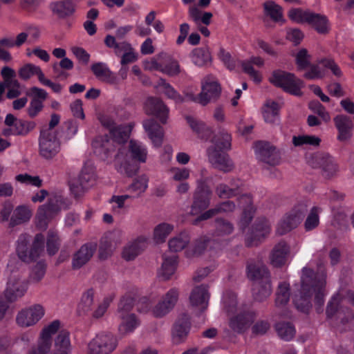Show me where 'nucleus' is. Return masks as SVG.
<instances>
[{
    "label": "nucleus",
    "mask_w": 354,
    "mask_h": 354,
    "mask_svg": "<svg viewBox=\"0 0 354 354\" xmlns=\"http://www.w3.org/2000/svg\"><path fill=\"white\" fill-rule=\"evenodd\" d=\"M101 124L109 129L110 138L107 136H99L92 142L94 153L106 160L111 151L118 149L114 166L120 174L128 176L134 175L138 169L136 162L144 163L147 161L148 151L142 142L131 140L129 144V153L124 144L129 139L134 124L130 122L124 125H115L113 120L109 115H102L100 118Z\"/></svg>",
    "instance_id": "1"
},
{
    "label": "nucleus",
    "mask_w": 354,
    "mask_h": 354,
    "mask_svg": "<svg viewBox=\"0 0 354 354\" xmlns=\"http://www.w3.org/2000/svg\"><path fill=\"white\" fill-rule=\"evenodd\" d=\"M301 287L299 296L296 295L293 301L296 308L302 312H308L311 307L310 299L315 294V303L317 305V311L324 302L326 275L317 276L313 271L304 268L301 277Z\"/></svg>",
    "instance_id": "2"
},
{
    "label": "nucleus",
    "mask_w": 354,
    "mask_h": 354,
    "mask_svg": "<svg viewBox=\"0 0 354 354\" xmlns=\"http://www.w3.org/2000/svg\"><path fill=\"white\" fill-rule=\"evenodd\" d=\"M223 306L230 317V326L238 333L248 329L254 322L256 315L250 310H243L237 307L236 297L232 292H226L223 297Z\"/></svg>",
    "instance_id": "3"
},
{
    "label": "nucleus",
    "mask_w": 354,
    "mask_h": 354,
    "mask_svg": "<svg viewBox=\"0 0 354 354\" xmlns=\"http://www.w3.org/2000/svg\"><path fill=\"white\" fill-rule=\"evenodd\" d=\"M231 136L227 132H222L217 135L212 141V145L207 149V156L209 162L214 167L224 172L232 170L234 165L225 150L231 147Z\"/></svg>",
    "instance_id": "4"
},
{
    "label": "nucleus",
    "mask_w": 354,
    "mask_h": 354,
    "mask_svg": "<svg viewBox=\"0 0 354 354\" xmlns=\"http://www.w3.org/2000/svg\"><path fill=\"white\" fill-rule=\"evenodd\" d=\"M291 20L299 24H308L319 34H328L330 30V24L328 17L310 10L292 8L288 12Z\"/></svg>",
    "instance_id": "5"
},
{
    "label": "nucleus",
    "mask_w": 354,
    "mask_h": 354,
    "mask_svg": "<svg viewBox=\"0 0 354 354\" xmlns=\"http://www.w3.org/2000/svg\"><path fill=\"white\" fill-rule=\"evenodd\" d=\"M178 299L177 289L169 290L162 299L153 307L149 299L144 297L137 303V309L139 312L146 313L151 312L156 317H162L166 315L174 307Z\"/></svg>",
    "instance_id": "6"
},
{
    "label": "nucleus",
    "mask_w": 354,
    "mask_h": 354,
    "mask_svg": "<svg viewBox=\"0 0 354 354\" xmlns=\"http://www.w3.org/2000/svg\"><path fill=\"white\" fill-rule=\"evenodd\" d=\"M348 303L354 306V292L350 290H339L332 297L327 306V317L330 318L337 314V317L343 321L344 319L346 322L352 319L354 317L353 313L346 307V305Z\"/></svg>",
    "instance_id": "7"
},
{
    "label": "nucleus",
    "mask_w": 354,
    "mask_h": 354,
    "mask_svg": "<svg viewBox=\"0 0 354 354\" xmlns=\"http://www.w3.org/2000/svg\"><path fill=\"white\" fill-rule=\"evenodd\" d=\"M7 272L9 273L7 286L4 296L8 301H15L22 297L27 291L28 283L23 278L18 266L14 267L12 261L8 264Z\"/></svg>",
    "instance_id": "8"
},
{
    "label": "nucleus",
    "mask_w": 354,
    "mask_h": 354,
    "mask_svg": "<svg viewBox=\"0 0 354 354\" xmlns=\"http://www.w3.org/2000/svg\"><path fill=\"white\" fill-rule=\"evenodd\" d=\"M248 277L252 280H261L257 283L254 289L255 299L263 301L268 297L271 292V284L270 275L267 268L261 263L257 264H249L248 266Z\"/></svg>",
    "instance_id": "9"
},
{
    "label": "nucleus",
    "mask_w": 354,
    "mask_h": 354,
    "mask_svg": "<svg viewBox=\"0 0 354 354\" xmlns=\"http://www.w3.org/2000/svg\"><path fill=\"white\" fill-rule=\"evenodd\" d=\"M29 236L21 234L17 241V252L19 258L24 262H32L44 253V238L41 234L35 236L32 245L28 248Z\"/></svg>",
    "instance_id": "10"
},
{
    "label": "nucleus",
    "mask_w": 354,
    "mask_h": 354,
    "mask_svg": "<svg viewBox=\"0 0 354 354\" xmlns=\"http://www.w3.org/2000/svg\"><path fill=\"white\" fill-rule=\"evenodd\" d=\"M269 81L275 86L282 88L290 94L297 96L302 95L301 88L304 86V82L292 73L277 70L272 72Z\"/></svg>",
    "instance_id": "11"
},
{
    "label": "nucleus",
    "mask_w": 354,
    "mask_h": 354,
    "mask_svg": "<svg viewBox=\"0 0 354 354\" xmlns=\"http://www.w3.org/2000/svg\"><path fill=\"white\" fill-rule=\"evenodd\" d=\"M68 205L62 196L50 198L47 205L39 207L36 215V225L39 229H45L49 221L60 210L66 209Z\"/></svg>",
    "instance_id": "12"
},
{
    "label": "nucleus",
    "mask_w": 354,
    "mask_h": 354,
    "mask_svg": "<svg viewBox=\"0 0 354 354\" xmlns=\"http://www.w3.org/2000/svg\"><path fill=\"white\" fill-rule=\"evenodd\" d=\"M133 305V299L129 297H124L119 304V316L121 322L118 330L122 335L132 333L140 324L136 315L129 313Z\"/></svg>",
    "instance_id": "13"
},
{
    "label": "nucleus",
    "mask_w": 354,
    "mask_h": 354,
    "mask_svg": "<svg viewBox=\"0 0 354 354\" xmlns=\"http://www.w3.org/2000/svg\"><path fill=\"white\" fill-rule=\"evenodd\" d=\"M307 211V205L301 203L295 205L278 223L276 232L283 235L295 228L302 221Z\"/></svg>",
    "instance_id": "14"
},
{
    "label": "nucleus",
    "mask_w": 354,
    "mask_h": 354,
    "mask_svg": "<svg viewBox=\"0 0 354 354\" xmlns=\"http://www.w3.org/2000/svg\"><path fill=\"white\" fill-rule=\"evenodd\" d=\"M328 70H330L337 77L342 75L339 67L333 59L323 58L309 65L307 71L304 73V77L308 80L322 79L326 75Z\"/></svg>",
    "instance_id": "15"
},
{
    "label": "nucleus",
    "mask_w": 354,
    "mask_h": 354,
    "mask_svg": "<svg viewBox=\"0 0 354 354\" xmlns=\"http://www.w3.org/2000/svg\"><path fill=\"white\" fill-rule=\"evenodd\" d=\"M117 344V338L113 334L99 333L88 343V354H110L115 349Z\"/></svg>",
    "instance_id": "16"
},
{
    "label": "nucleus",
    "mask_w": 354,
    "mask_h": 354,
    "mask_svg": "<svg viewBox=\"0 0 354 354\" xmlns=\"http://www.w3.org/2000/svg\"><path fill=\"white\" fill-rule=\"evenodd\" d=\"M60 150V142L55 130L44 129L41 131L39 153L46 159L55 157Z\"/></svg>",
    "instance_id": "17"
},
{
    "label": "nucleus",
    "mask_w": 354,
    "mask_h": 354,
    "mask_svg": "<svg viewBox=\"0 0 354 354\" xmlns=\"http://www.w3.org/2000/svg\"><path fill=\"white\" fill-rule=\"evenodd\" d=\"M60 322L55 320L41 330L36 346L32 347L28 354H47L52 346V337L59 330Z\"/></svg>",
    "instance_id": "18"
},
{
    "label": "nucleus",
    "mask_w": 354,
    "mask_h": 354,
    "mask_svg": "<svg viewBox=\"0 0 354 354\" xmlns=\"http://www.w3.org/2000/svg\"><path fill=\"white\" fill-rule=\"evenodd\" d=\"M221 86L216 77L207 75L202 81V91L196 97H187L202 105H206L212 100L217 97L221 93Z\"/></svg>",
    "instance_id": "19"
},
{
    "label": "nucleus",
    "mask_w": 354,
    "mask_h": 354,
    "mask_svg": "<svg viewBox=\"0 0 354 354\" xmlns=\"http://www.w3.org/2000/svg\"><path fill=\"white\" fill-rule=\"evenodd\" d=\"M45 315V309L40 304H35L19 311L16 322L22 328H28L37 324Z\"/></svg>",
    "instance_id": "20"
},
{
    "label": "nucleus",
    "mask_w": 354,
    "mask_h": 354,
    "mask_svg": "<svg viewBox=\"0 0 354 354\" xmlns=\"http://www.w3.org/2000/svg\"><path fill=\"white\" fill-rule=\"evenodd\" d=\"M95 181L93 170L91 167H84L79 176L72 179L70 183V189L75 198L83 196Z\"/></svg>",
    "instance_id": "21"
},
{
    "label": "nucleus",
    "mask_w": 354,
    "mask_h": 354,
    "mask_svg": "<svg viewBox=\"0 0 354 354\" xmlns=\"http://www.w3.org/2000/svg\"><path fill=\"white\" fill-rule=\"evenodd\" d=\"M124 234L121 230H114L107 232L101 239L99 249V257L106 259L122 243Z\"/></svg>",
    "instance_id": "22"
},
{
    "label": "nucleus",
    "mask_w": 354,
    "mask_h": 354,
    "mask_svg": "<svg viewBox=\"0 0 354 354\" xmlns=\"http://www.w3.org/2000/svg\"><path fill=\"white\" fill-rule=\"evenodd\" d=\"M145 68L149 70H156L169 76L176 75L180 73L178 62L169 57L164 59L161 56L153 57L145 64Z\"/></svg>",
    "instance_id": "23"
},
{
    "label": "nucleus",
    "mask_w": 354,
    "mask_h": 354,
    "mask_svg": "<svg viewBox=\"0 0 354 354\" xmlns=\"http://www.w3.org/2000/svg\"><path fill=\"white\" fill-rule=\"evenodd\" d=\"M255 153L258 158L270 165H275L279 162L280 156L276 148L265 142H257L254 146Z\"/></svg>",
    "instance_id": "24"
},
{
    "label": "nucleus",
    "mask_w": 354,
    "mask_h": 354,
    "mask_svg": "<svg viewBox=\"0 0 354 354\" xmlns=\"http://www.w3.org/2000/svg\"><path fill=\"white\" fill-rule=\"evenodd\" d=\"M211 194V190L208 187L198 185L192 206L191 214L197 215L205 209L209 205Z\"/></svg>",
    "instance_id": "25"
},
{
    "label": "nucleus",
    "mask_w": 354,
    "mask_h": 354,
    "mask_svg": "<svg viewBox=\"0 0 354 354\" xmlns=\"http://www.w3.org/2000/svg\"><path fill=\"white\" fill-rule=\"evenodd\" d=\"M145 110L147 114L155 115L162 123L167 122L169 110L160 99L149 97L145 104Z\"/></svg>",
    "instance_id": "26"
},
{
    "label": "nucleus",
    "mask_w": 354,
    "mask_h": 354,
    "mask_svg": "<svg viewBox=\"0 0 354 354\" xmlns=\"http://www.w3.org/2000/svg\"><path fill=\"white\" fill-rule=\"evenodd\" d=\"M210 295L206 286H197L193 288L189 296L192 306L203 311L207 308Z\"/></svg>",
    "instance_id": "27"
},
{
    "label": "nucleus",
    "mask_w": 354,
    "mask_h": 354,
    "mask_svg": "<svg viewBox=\"0 0 354 354\" xmlns=\"http://www.w3.org/2000/svg\"><path fill=\"white\" fill-rule=\"evenodd\" d=\"M147 239L145 236H139L124 246L122 257L127 261L133 260L147 248Z\"/></svg>",
    "instance_id": "28"
},
{
    "label": "nucleus",
    "mask_w": 354,
    "mask_h": 354,
    "mask_svg": "<svg viewBox=\"0 0 354 354\" xmlns=\"http://www.w3.org/2000/svg\"><path fill=\"white\" fill-rule=\"evenodd\" d=\"M334 122L338 131L337 139L339 141H346L350 139L353 127L351 119L344 115H338L334 118Z\"/></svg>",
    "instance_id": "29"
},
{
    "label": "nucleus",
    "mask_w": 354,
    "mask_h": 354,
    "mask_svg": "<svg viewBox=\"0 0 354 354\" xmlns=\"http://www.w3.org/2000/svg\"><path fill=\"white\" fill-rule=\"evenodd\" d=\"M290 247L285 241H280L273 248L270 256V263L274 267L284 265L288 259Z\"/></svg>",
    "instance_id": "30"
},
{
    "label": "nucleus",
    "mask_w": 354,
    "mask_h": 354,
    "mask_svg": "<svg viewBox=\"0 0 354 354\" xmlns=\"http://www.w3.org/2000/svg\"><path fill=\"white\" fill-rule=\"evenodd\" d=\"M270 232V225L266 218H262L255 223L254 229L252 230L251 236L247 238L246 243L248 246L257 245Z\"/></svg>",
    "instance_id": "31"
},
{
    "label": "nucleus",
    "mask_w": 354,
    "mask_h": 354,
    "mask_svg": "<svg viewBox=\"0 0 354 354\" xmlns=\"http://www.w3.org/2000/svg\"><path fill=\"white\" fill-rule=\"evenodd\" d=\"M253 64L261 67L263 66L264 60L261 57H252L250 60L243 62L241 66L243 71L247 73L254 82L259 84L262 80V76L260 72L254 68Z\"/></svg>",
    "instance_id": "32"
},
{
    "label": "nucleus",
    "mask_w": 354,
    "mask_h": 354,
    "mask_svg": "<svg viewBox=\"0 0 354 354\" xmlns=\"http://www.w3.org/2000/svg\"><path fill=\"white\" fill-rule=\"evenodd\" d=\"M95 249V245L92 244L82 245L74 255L73 267L77 269L86 264L93 255Z\"/></svg>",
    "instance_id": "33"
},
{
    "label": "nucleus",
    "mask_w": 354,
    "mask_h": 354,
    "mask_svg": "<svg viewBox=\"0 0 354 354\" xmlns=\"http://www.w3.org/2000/svg\"><path fill=\"white\" fill-rule=\"evenodd\" d=\"M190 328V322L189 317L183 315L176 322L172 330L173 341L175 343H179L185 338Z\"/></svg>",
    "instance_id": "34"
},
{
    "label": "nucleus",
    "mask_w": 354,
    "mask_h": 354,
    "mask_svg": "<svg viewBox=\"0 0 354 354\" xmlns=\"http://www.w3.org/2000/svg\"><path fill=\"white\" fill-rule=\"evenodd\" d=\"M143 127L147 132L154 147H160L162 145L163 140L162 128L153 120L145 121Z\"/></svg>",
    "instance_id": "35"
},
{
    "label": "nucleus",
    "mask_w": 354,
    "mask_h": 354,
    "mask_svg": "<svg viewBox=\"0 0 354 354\" xmlns=\"http://www.w3.org/2000/svg\"><path fill=\"white\" fill-rule=\"evenodd\" d=\"M239 206L243 209V214L241 218V225H248L252 218L254 212L252 206V198L248 194H243L239 198Z\"/></svg>",
    "instance_id": "36"
},
{
    "label": "nucleus",
    "mask_w": 354,
    "mask_h": 354,
    "mask_svg": "<svg viewBox=\"0 0 354 354\" xmlns=\"http://www.w3.org/2000/svg\"><path fill=\"white\" fill-rule=\"evenodd\" d=\"M178 257L176 254L163 257V262L159 271V274L164 279H168L174 274L177 268Z\"/></svg>",
    "instance_id": "37"
},
{
    "label": "nucleus",
    "mask_w": 354,
    "mask_h": 354,
    "mask_svg": "<svg viewBox=\"0 0 354 354\" xmlns=\"http://www.w3.org/2000/svg\"><path fill=\"white\" fill-rule=\"evenodd\" d=\"M235 208V205L230 201H226L222 203L216 207L209 209L205 212L201 214L194 221V224H197L199 221L207 220L208 218H212L216 214L221 212L227 213L233 211Z\"/></svg>",
    "instance_id": "38"
},
{
    "label": "nucleus",
    "mask_w": 354,
    "mask_h": 354,
    "mask_svg": "<svg viewBox=\"0 0 354 354\" xmlns=\"http://www.w3.org/2000/svg\"><path fill=\"white\" fill-rule=\"evenodd\" d=\"M32 216V210L27 205H19L13 212L11 216L12 225L22 224L28 222Z\"/></svg>",
    "instance_id": "39"
},
{
    "label": "nucleus",
    "mask_w": 354,
    "mask_h": 354,
    "mask_svg": "<svg viewBox=\"0 0 354 354\" xmlns=\"http://www.w3.org/2000/svg\"><path fill=\"white\" fill-rule=\"evenodd\" d=\"M71 351V342L69 333L66 330H61L55 339V352L53 354H69Z\"/></svg>",
    "instance_id": "40"
},
{
    "label": "nucleus",
    "mask_w": 354,
    "mask_h": 354,
    "mask_svg": "<svg viewBox=\"0 0 354 354\" xmlns=\"http://www.w3.org/2000/svg\"><path fill=\"white\" fill-rule=\"evenodd\" d=\"M19 76L24 80H28L32 77L37 75L39 81L41 82L45 76L41 68L33 64H26L19 70Z\"/></svg>",
    "instance_id": "41"
},
{
    "label": "nucleus",
    "mask_w": 354,
    "mask_h": 354,
    "mask_svg": "<svg viewBox=\"0 0 354 354\" xmlns=\"http://www.w3.org/2000/svg\"><path fill=\"white\" fill-rule=\"evenodd\" d=\"M315 159L326 177H330L337 171V165L330 156L319 155L315 156Z\"/></svg>",
    "instance_id": "42"
},
{
    "label": "nucleus",
    "mask_w": 354,
    "mask_h": 354,
    "mask_svg": "<svg viewBox=\"0 0 354 354\" xmlns=\"http://www.w3.org/2000/svg\"><path fill=\"white\" fill-rule=\"evenodd\" d=\"M192 62L198 66H203L212 61L210 52L207 48H196L191 53Z\"/></svg>",
    "instance_id": "43"
},
{
    "label": "nucleus",
    "mask_w": 354,
    "mask_h": 354,
    "mask_svg": "<svg viewBox=\"0 0 354 354\" xmlns=\"http://www.w3.org/2000/svg\"><path fill=\"white\" fill-rule=\"evenodd\" d=\"M279 106L273 101H267L262 108V114L267 123H274L278 120Z\"/></svg>",
    "instance_id": "44"
},
{
    "label": "nucleus",
    "mask_w": 354,
    "mask_h": 354,
    "mask_svg": "<svg viewBox=\"0 0 354 354\" xmlns=\"http://www.w3.org/2000/svg\"><path fill=\"white\" fill-rule=\"evenodd\" d=\"M192 129L202 139H207L211 134V130L205 126V124L200 121L196 120L191 116L186 118Z\"/></svg>",
    "instance_id": "45"
},
{
    "label": "nucleus",
    "mask_w": 354,
    "mask_h": 354,
    "mask_svg": "<svg viewBox=\"0 0 354 354\" xmlns=\"http://www.w3.org/2000/svg\"><path fill=\"white\" fill-rule=\"evenodd\" d=\"M91 71L98 79L102 81L110 82L113 80V73L104 63L93 64L91 66Z\"/></svg>",
    "instance_id": "46"
},
{
    "label": "nucleus",
    "mask_w": 354,
    "mask_h": 354,
    "mask_svg": "<svg viewBox=\"0 0 354 354\" xmlns=\"http://www.w3.org/2000/svg\"><path fill=\"white\" fill-rule=\"evenodd\" d=\"M174 230V226L168 223H160L153 230V241L156 243H164L169 234Z\"/></svg>",
    "instance_id": "47"
},
{
    "label": "nucleus",
    "mask_w": 354,
    "mask_h": 354,
    "mask_svg": "<svg viewBox=\"0 0 354 354\" xmlns=\"http://www.w3.org/2000/svg\"><path fill=\"white\" fill-rule=\"evenodd\" d=\"M52 11L59 17L70 15L75 11L74 6L70 2L56 1L50 5Z\"/></svg>",
    "instance_id": "48"
},
{
    "label": "nucleus",
    "mask_w": 354,
    "mask_h": 354,
    "mask_svg": "<svg viewBox=\"0 0 354 354\" xmlns=\"http://www.w3.org/2000/svg\"><path fill=\"white\" fill-rule=\"evenodd\" d=\"M189 242V235L186 232H183L171 239L168 244L171 251L177 252L184 249Z\"/></svg>",
    "instance_id": "49"
},
{
    "label": "nucleus",
    "mask_w": 354,
    "mask_h": 354,
    "mask_svg": "<svg viewBox=\"0 0 354 354\" xmlns=\"http://www.w3.org/2000/svg\"><path fill=\"white\" fill-rule=\"evenodd\" d=\"M265 14L274 21L283 20L282 8L273 1H268L264 3Z\"/></svg>",
    "instance_id": "50"
},
{
    "label": "nucleus",
    "mask_w": 354,
    "mask_h": 354,
    "mask_svg": "<svg viewBox=\"0 0 354 354\" xmlns=\"http://www.w3.org/2000/svg\"><path fill=\"white\" fill-rule=\"evenodd\" d=\"M121 46V53H123V55L120 63L122 66L133 63L138 59V55L129 43L123 44Z\"/></svg>",
    "instance_id": "51"
},
{
    "label": "nucleus",
    "mask_w": 354,
    "mask_h": 354,
    "mask_svg": "<svg viewBox=\"0 0 354 354\" xmlns=\"http://www.w3.org/2000/svg\"><path fill=\"white\" fill-rule=\"evenodd\" d=\"M289 299V284L285 282L280 283L276 295V306L278 307L285 306L288 302Z\"/></svg>",
    "instance_id": "52"
},
{
    "label": "nucleus",
    "mask_w": 354,
    "mask_h": 354,
    "mask_svg": "<svg viewBox=\"0 0 354 354\" xmlns=\"http://www.w3.org/2000/svg\"><path fill=\"white\" fill-rule=\"evenodd\" d=\"M147 187L148 178L145 176H142L134 180V182L129 186V189L131 193L134 194L132 196L133 198L135 196H140L146 191Z\"/></svg>",
    "instance_id": "53"
},
{
    "label": "nucleus",
    "mask_w": 354,
    "mask_h": 354,
    "mask_svg": "<svg viewBox=\"0 0 354 354\" xmlns=\"http://www.w3.org/2000/svg\"><path fill=\"white\" fill-rule=\"evenodd\" d=\"M158 89L160 92L165 94L169 98L173 99L176 102H180L183 100L174 88L164 80L159 81Z\"/></svg>",
    "instance_id": "54"
},
{
    "label": "nucleus",
    "mask_w": 354,
    "mask_h": 354,
    "mask_svg": "<svg viewBox=\"0 0 354 354\" xmlns=\"http://www.w3.org/2000/svg\"><path fill=\"white\" fill-rule=\"evenodd\" d=\"M36 124L34 122L19 120L12 128V135H26L33 130Z\"/></svg>",
    "instance_id": "55"
},
{
    "label": "nucleus",
    "mask_w": 354,
    "mask_h": 354,
    "mask_svg": "<svg viewBox=\"0 0 354 354\" xmlns=\"http://www.w3.org/2000/svg\"><path fill=\"white\" fill-rule=\"evenodd\" d=\"M131 195H113L109 200V203L112 204V209L115 212H118L120 209L128 207L126 205L128 200L131 199Z\"/></svg>",
    "instance_id": "56"
},
{
    "label": "nucleus",
    "mask_w": 354,
    "mask_h": 354,
    "mask_svg": "<svg viewBox=\"0 0 354 354\" xmlns=\"http://www.w3.org/2000/svg\"><path fill=\"white\" fill-rule=\"evenodd\" d=\"M292 142L295 146L299 147L304 145L311 146H319L321 142V139L315 136H298L292 138Z\"/></svg>",
    "instance_id": "57"
},
{
    "label": "nucleus",
    "mask_w": 354,
    "mask_h": 354,
    "mask_svg": "<svg viewBox=\"0 0 354 354\" xmlns=\"http://www.w3.org/2000/svg\"><path fill=\"white\" fill-rule=\"evenodd\" d=\"M278 335L283 339L289 341L295 334L294 326L289 323H280L276 326Z\"/></svg>",
    "instance_id": "58"
},
{
    "label": "nucleus",
    "mask_w": 354,
    "mask_h": 354,
    "mask_svg": "<svg viewBox=\"0 0 354 354\" xmlns=\"http://www.w3.org/2000/svg\"><path fill=\"white\" fill-rule=\"evenodd\" d=\"M94 299V291L92 289L88 290L85 292L82 298L81 301L78 305L79 311H82L83 313H86L91 310V307L93 304Z\"/></svg>",
    "instance_id": "59"
},
{
    "label": "nucleus",
    "mask_w": 354,
    "mask_h": 354,
    "mask_svg": "<svg viewBox=\"0 0 354 354\" xmlns=\"http://www.w3.org/2000/svg\"><path fill=\"white\" fill-rule=\"evenodd\" d=\"M320 212L321 209L317 207H314L311 209L310 212L305 221V228L307 231L312 230L319 225V214Z\"/></svg>",
    "instance_id": "60"
},
{
    "label": "nucleus",
    "mask_w": 354,
    "mask_h": 354,
    "mask_svg": "<svg viewBox=\"0 0 354 354\" xmlns=\"http://www.w3.org/2000/svg\"><path fill=\"white\" fill-rule=\"evenodd\" d=\"M46 274V264L44 261H39L32 268L30 274V281L34 283L40 281Z\"/></svg>",
    "instance_id": "61"
},
{
    "label": "nucleus",
    "mask_w": 354,
    "mask_h": 354,
    "mask_svg": "<svg viewBox=\"0 0 354 354\" xmlns=\"http://www.w3.org/2000/svg\"><path fill=\"white\" fill-rule=\"evenodd\" d=\"M169 172L172 180L175 181L183 182L187 180L190 176V170L185 167H172Z\"/></svg>",
    "instance_id": "62"
},
{
    "label": "nucleus",
    "mask_w": 354,
    "mask_h": 354,
    "mask_svg": "<svg viewBox=\"0 0 354 354\" xmlns=\"http://www.w3.org/2000/svg\"><path fill=\"white\" fill-rule=\"evenodd\" d=\"M47 251L50 255L55 254L59 249V238L57 233L53 231H49L47 237Z\"/></svg>",
    "instance_id": "63"
},
{
    "label": "nucleus",
    "mask_w": 354,
    "mask_h": 354,
    "mask_svg": "<svg viewBox=\"0 0 354 354\" xmlns=\"http://www.w3.org/2000/svg\"><path fill=\"white\" fill-rule=\"evenodd\" d=\"M296 64L299 69H304L308 66H309L310 55L308 50L305 48H302L298 51L295 56Z\"/></svg>",
    "instance_id": "64"
}]
</instances>
